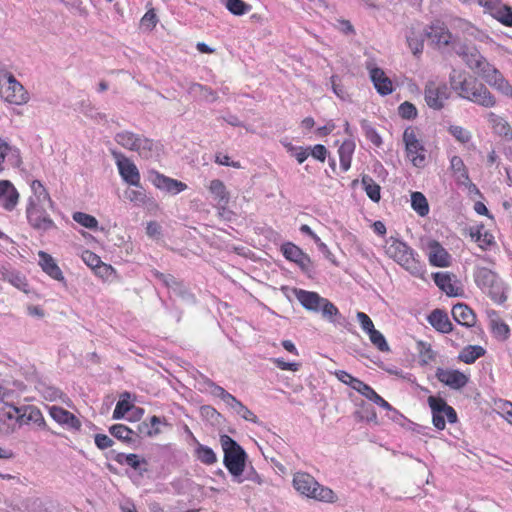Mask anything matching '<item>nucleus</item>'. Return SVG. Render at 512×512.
Returning a JSON list of instances; mask_svg holds the SVG:
<instances>
[{
    "label": "nucleus",
    "instance_id": "e2e57ef3",
    "mask_svg": "<svg viewBox=\"0 0 512 512\" xmlns=\"http://www.w3.org/2000/svg\"><path fill=\"white\" fill-rule=\"evenodd\" d=\"M158 22V18L153 9L147 11L141 19V25L148 30H152Z\"/></svg>",
    "mask_w": 512,
    "mask_h": 512
},
{
    "label": "nucleus",
    "instance_id": "c9c22d12",
    "mask_svg": "<svg viewBox=\"0 0 512 512\" xmlns=\"http://www.w3.org/2000/svg\"><path fill=\"white\" fill-rule=\"evenodd\" d=\"M485 354V349L478 345H470L465 347L459 354L460 361L466 364L474 363L478 358Z\"/></svg>",
    "mask_w": 512,
    "mask_h": 512
},
{
    "label": "nucleus",
    "instance_id": "f8f14e48",
    "mask_svg": "<svg viewBox=\"0 0 512 512\" xmlns=\"http://www.w3.org/2000/svg\"><path fill=\"white\" fill-rule=\"evenodd\" d=\"M435 377L439 382L454 390L462 389L469 381L468 376L454 369L437 368Z\"/></svg>",
    "mask_w": 512,
    "mask_h": 512
},
{
    "label": "nucleus",
    "instance_id": "864d4df0",
    "mask_svg": "<svg viewBox=\"0 0 512 512\" xmlns=\"http://www.w3.org/2000/svg\"><path fill=\"white\" fill-rule=\"evenodd\" d=\"M361 127L365 133L366 138L369 139L374 145L379 147L382 144V139H381L380 135L369 124V122L367 120L361 121Z\"/></svg>",
    "mask_w": 512,
    "mask_h": 512
},
{
    "label": "nucleus",
    "instance_id": "4d7b16f0",
    "mask_svg": "<svg viewBox=\"0 0 512 512\" xmlns=\"http://www.w3.org/2000/svg\"><path fill=\"white\" fill-rule=\"evenodd\" d=\"M133 408V406L129 403L127 399H120L116 407L113 411L112 418L115 420L122 419L125 414L130 411Z\"/></svg>",
    "mask_w": 512,
    "mask_h": 512
},
{
    "label": "nucleus",
    "instance_id": "c756f323",
    "mask_svg": "<svg viewBox=\"0 0 512 512\" xmlns=\"http://www.w3.org/2000/svg\"><path fill=\"white\" fill-rule=\"evenodd\" d=\"M435 284L448 296H458L459 288L452 283V277L449 273L437 272L433 275Z\"/></svg>",
    "mask_w": 512,
    "mask_h": 512
},
{
    "label": "nucleus",
    "instance_id": "39448f33",
    "mask_svg": "<svg viewBox=\"0 0 512 512\" xmlns=\"http://www.w3.org/2000/svg\"><path fill=\"white\" fill-rule=\"evenodd\" d=\"M293 485L298 492L309 498L324 502H333L335 499L334 492L328 487L321 486L310 474H295Z\"/></svg>",
    "mask_w": 512,
    "mask_h": 512
},
{
    "label": "nucleus",
    "instance_id": "e433bc0d",
    "mask_svg": "<svg viewBox=\"0 0 512 512\" xmlns=\"http://www.w3.org/2000/svg\"><path fill=\"white\" fill-rule=\"evenodd\" d=\"M411 206L420 216H426L429 213L427 199L421 192L411 194Z\"/></svg>",
    "mask_w": 512,
    "mask_h": 512
},
{
    "label": "nucleus",
    "instance_id": "bb28decb",
    "mask_svg": "<svg viewBox=\"0 0 512 512\" xmlns=\"http://www.w3.org/2000/svg\"><path fill=\"white\" fill-rule=\"evenodd\" d=\"M428 404L431 410H436V412H442L444 417L447 418L448 422L454 423L457 421V414L455 410L451 406H449L444 399L437 398L435 396H429Z\"/></svg>",
    "mask_w": 512,
    "mask_h": 512
},
{
    "label": "nucleus",
    "instance_id": "6e6552de",
    "mask_svg": "<svg viewBox=\"0 0 512 512\" xmlns=\"http://www.w3.org/2000/svg\"><path fill=\"white\" fill-rule=\"evenodd\" d=\"M403 142L407 152V157L411 160L415 167H423L425 165V148L417 139L412 128H406L403 133Z\"/></svg>",
    "mask_w": 512,
    "mask_h": 512
},
{
    "label": "nucleus",
    "instance_id": "0eeeda50",
    "mask_svg": "<svg viewBox=\"0 0 512 512\" xmlns=\"http://www.w3.org/2000/svg\"><path fill=\"white\" fill-rule=\"evenodd\" d=\"M452 49L466 65L480 76L491 64L483 57L475 46L452 42Z\"/></svg>",
    "mask_w": 512,
    "mask_h": 512
},
{
    "label": "nucleus",
    "instance_id": "1a4fd4ad",
    "mask_svg": "<svg viewBox=\"0 0 512 512\" xmlns=\"http://www.w3.org/2000/svg\"><path fill=\"white\" fill-rule=\"evenodd\" d=\"M20 408L13 404L4 405L0 409V434L4 436L11 435L19 427L20 424Z\"/></svg>",
    "mask_w": 512,
    "mask_h": 512
},
{
    "label": "nucleus",
    "instance_id": "473e14b6",
    "mask_svg": "<svg viewBox=\"0 0 512 512\" xmlns=\"http://www.w3.org/2000/svg\"><path fill=\"white\" fill-rule=\"evenodd\" d=\"M22 383L18 381H9L0 379V400L4 402L5 405L11 404L15 395V389H20Z\"/></svg>",
    "mask_w": 512,
    "mask_h": 512
},
{
    "label": "nucleus",
    "instance_id": "dca6fc26",
    "mask_svg": "<svg viewBox=\"0 0 512 512\" xmlns=\"http://www.w3.org/2000/svg\"><path fill=\"white\" fill-rule=\"evenodd\" d=\"M49 414L58 424L68 429L79 430L81 427L80 420L68 410L59 406H50Z\"/></svg>",
    "mask_w": 512,
    "mask_h": 512
},
{
    "label": "nucleus",
    "instance_id": "f03ea898",
    "mask_svg": "<svg viewBox=\"0 0 512 512\" xmlns=\"http://www.w3.org/2000/svg\"><path fill=\"white\" fill-rule=\"evenodd\" d=\"M296 299L309 311L321 312L322 317L333 324H341L342 318L338 308L328 299L321 297L317 292L294 289Z\"/></svg>",
    "mask_w": 512,
    "mask_h": 512
},
{
    "label": "nucleus",
    "instance_id": "4c0bfd02",
    "mask_svg": "<svg viewBox=\"0 0 512 512\" xmlns=\"http://www.w3.org/2000/svg\"><path fill=\"white\" fill-rule=\"evenodd\" d=\"M484 226H478L476 229L470 230L471 238L479 244L482 249H485L487 246L491 245L493 242V236L487 231L482 232Z\"/></svg>",
    "mask_w": 512,
    "mask_h": 512
},
{
    "label": "nucleus",
    "instance_id": "680f3d73",
    "mask_svg": "<svg viewBox=\"0 0 512 512\" xmlns=\"http://www.w3.org/2000/svg\"><path fill=\"white\" fill-rule=\"evenodd\" d=\"M136 432L138 441L141 435L153 437L155 435H158L161 431L160 428L151 429L150 425L147 422H141L140 424H138Z\"/></svg>",
    "mask_w": 512,
    "mask_h": 512
},
{
    "label": "nucleus",
    "instance_id": "cd10ccee",
    "mask_svg": "<svg viewBox=\"0 0 512 512\" xmlns=\"http://www.w3.org/2000/svg\"><path fill=\"white\" fill-rule=\"evenodd\" d=\"M110 434L126 444L137 442V432L123 424H115L109 427Z\"/></svg>",
    "mask_w": 512,
    "mask_h": 512
},
{
    "label": "nucleus",
    "instance_id": "20e7f679",
    "mask_svg": "<svg viewBox=\"0 0 512 512\" xmlns=\"http://www.w3.org/2000/svg\"><path fill=\"white\" fill-rule=\"evenodd\" d=\"M220 443L224 451V465L234 477H240L245 468L246 452L230 436L222 435Z\"/></svg>",
    "mask_w": 512,
    "mask_h": 512
},
{
    "label": "nucleus",
    "instance_id": "a878e982",
    "mask_svg": "<svg viewBox=\"0 0 512 512\" xmlns=\"http://www.w3.org/2000/svg\"><path fill=\"white\" fill-rule=\"evenodd\" d=\"M40 261L39 264L43 271L55 280L63 281L64 276L59 266L56 264L54 259L46 252L40 251L38 253Z\"/></svg>",
    "mask_w": 512,
    "mask_h": 512
},
{
    "label": "nucleus",
    "instance_id": "7ed1b4c3",
    "mask_svg": "<svg viewBox=\"0 0 512 512\" xmlns=\"http://www.w3.org/2000/svg\"><path fill=\"white\" fill-rule=\"evenodd\" d=\"M385 252L412 275L418 276L422 273V267L416 259L414 251L399 239L390 237L386 241Z\"/></svg>",
    "mask_w": 512,
    "mask_h": 512
},
{
    "label": "nucleus",
    "instance_id": "7c9ffc66",
    "mask_svg": "<svg viewBox=\"0 0 512 512\" xmlns=\"http://www.w3.org/2000/svg\"><path fill=\"white\" fill-rule=\"evenodd\" d=\"M474 279L478 287L486 291L494 282L498 280L497 275L488 268L480 267L474 272Z\"/></svg>",
    "mask_w": 512,
    "mask_h": 512
},
{
    "label": "nucleus",
    "instance_id": "58836bf2",
    "mask_svg": "<svg viewBox=\"0 0 512 512\" xmlns=\"http://www.w3.org/2000/svg\"><path fill=\"white\" fill-rule=\"evenodd\" d=\"M362 185L367 196L374 202L380 200V186L369 176L365 175L362 177Z\"/></svg>",
    "mask_w": 512,
    "mask_h": 512
},
{
    "label": "nucleus",
    "instance_id": "f3484780",
    "mask_svg": "<svg viewBox=\"0 0 512 512\" xmlns=\"http://www.w3.org/2000/svg\"><path fill=\"white\" fill-rule=\"evenodd\" d=\"M5 76L9 83L8 90L11 91V93L6 96V100L14 104L26 103L29 97L23 85L18 82L11 73H6Z\"/></svg>",
    "mask_w": 512,
    "mask_h": 512
},
{
    "label": "nucleus",
    "instance_id": "0e129e2a",
    "mask_svg": "<svg viewBox=\"0 0 512 512\" xmlns=\"http://www.w3.org/2000/svg\"><path fill=\"white\" fill-rule=\"evenodd\" d=\"M82 259L93 270L102 264L100 257L89 250L82 253Z\"/></svg>",
    "mask_w": 512,
    "mask_h": 512
},
{
    "label": "nucleus",
    "instance_id": "3c124183",
    "mask_svg": "<svg viewBox=\"0 0 512 512\" xmlns=\"http://www.w3.org/2000/svg\"><path fill=\"white\" fill-rule=\"evenodd\" d=\"M196 89L201 90V98L206 101L214 102L218 99V95L215 91L198 83H192L188 89V92L192 94Z\"/></svg>",
    "mask_w": 512,
    "mask_h": 512
},
{
    "label": "nucleus",
    "instance_id": "6e6d98bb",
    "mask_svg": "<svg viewBox=\"0 0 512 512\" xmlns=\"http://www.w3.org/2000/svg\"><path fill=\"white\" fill-rule=\"evenodd\" d=\"M491 326L496 337H499L502 340L507 339L510 331L507 324L500 320L493 319L491 320Z\"/></svg>",
    "mask_w": 512,
    "mask_h": 512
},
{
    "label": "nucleus",
    "instance_id": "a211bd4d",
    "mask_svg": "<svg viewBox=\"0 0 512 512\" xmlns=\"http://www.w3.org/2000/svg\"><path fill=\"white\" fill-rule=\"evenodd\" d=\"M19 194L8 180H0V204L6 210H12L18 202Z\"/></svg>",
    "mask_w": 512,
    "mask_h": 512
},
{
    "label": "nucleus",
    "instance_id": "13d9d810",
    "mask_svg": "<svg viewBox=\"0 0 512 512\" xmlns=\"http://www.w3.org/2000/svg\"><path fill=\"white\" fill-rule=\"evenodd\" d=\"M449 132L461 143H467L471 139L469 131L461 126L452 125L449 127Z\"/></svg>",
    "mask_w": 512,
    "mask_h": 512
},
{
    "label": "nucleus",
    "instance_id": "a18cd8bd",
    "mask_svg": "<svg viewBox=\"0 0 512 512\" xmlns=\"http://www.w3.org/2000/svg\"><path fill=\"white\" fill-rule=\"evenodd\" d=\"M197 458L204 464L211 465L217 461L216 454L208 446L199 444L196 449Z\"/></svg>",
    "mask_w": 512,
    "mask_h": 512
},
{
    "label": "nucleus",
    "instance_id": "4468645a",
    "mask_svg": "<svg viewBox=\"0 0 512 512\" xmlns=\"http://www.w3.org/2000/svg\"><path fill=\"white\" fill-rule=\"evenodd\" d=\"M481 77L488 85L505 96H512V86L494 66L490 65L486 70H484Z\"/></svg>",
    "mask_w": 512,
    "mask_h": 512
},
{
    "label": "nucleus",
    "instance_id": "de8ad7c7",
    "mask_svg": "<svg viewBox=\"0 0 512 512\" xmlns=\"http://www.w3.org/2000/svg\"><path fill=\"white\" fill-rule=\"evenodd\" d=\"M72 218L75 222L89 229H96L98 226V221L94 216L83 212H75Z\"/></svg>",
    "mask_w": 512,
    "mask_h": 512
},
{
    "label": "nucleus",
    "instance_id": "49530a36",
    "mask_svg": "<svg viewBox=\"0 0 512 512\" xmlns=\"http://www.w3.org/2000/svg\"><path fill=\"white\" fill-rule=\"evenodd\" d=\"M281 251L286 259L293 261L295 263L304 254V252L298 246L290 242L283 244L281 247Z\"/></svg>",
    "mask_w": 512,
    "mask_h": 512
},
{
    "label": "nucleus",
    "instance_id": "8fccbe9b",
    "mask_svg": "<svg viewBox=\"0 0 512 512\" xmlns=\"http://www.w3.org/2000/svg\"><path fill=\"white\" fill-rule=\"evenodd\" d=\"M371 343L381 352H387L390 350L389 345L383 336V334L374 329L370 333H368Z\"/></svg>",
    "mask_w": 512,
    "mask_h": 512
},
{
    "label": "nucleus",
    "instance_id": "393cba45",
    "mask_svg": "<svg viewBox=\"0 0 512 512\" xmlns=\"http://www.w3.org/2000/svg\"><path fill=\"white\" fill-rule=\"evenodd\" d=\"M208 188L218 202V209L225 211V207L228 205L230 199L225 184L219 179H214L210 182Z\"/></svg>",
    "mask_w": 512,
    "mask_h": 512
},
{
    "label": "nucleus",
    "instance_id": "423d86ee",
    "mask_svg": "<svg viewBox=\"0 0 512 512\" xmlns=\"http://www.w3.org/2000/svg\"><path fill=\"white\" fill-rule=\"evenodd\" d=\"M114 139L123 148L137 152L144 159L152 158L156 151L153 140L131 131L119 132Z\"/></svg>",
    "mask_w": 512,
    "mask_h": 512
},
{
    "label": "nucleus",
    "instance_id": "f257e3e1",
    "mask_svg": "<svg viewBox=\"0 0 512 512\" xmlns=\"http://www.w3.org/2000/svg\"><path fill=\"white\" fill-rule=\"evenodd\" d=\"M34 195L30 197L26 209L29 224L39 232H46L55 228V223L47 213V208L52 207L51 198L39 180L32 182Z\"/></svg>",
    "mask_w": 512,
    "mask_h": 512
},
{
    "label": "nucleus",
    "instance_id": "9b49d317",
    "mask_svg": "<svg viewBox=\"0 0 512 512\" xmlns=\"http://www.w3.org/2000/svg\"><path fill=\"white\" fill-rule=\"evenodd\" d=\"M448 97L449 94L446 84L437 85L433 81L427 82L425 86V101L430 108L435 110L442 109Z\"/></svg>",
    "mask_w": 512,
    "mask_h": 512
},
{
    "label": "nucleus",
    "instance_id": "6ab92c4d",
    "mask_svg": "<svg viewBox=\"0 0 512 512\" xmlns=\"http://www.w3.org/2000/svg\"><path fill=\"white\" fill-rule=\"evenodd\" d=\"M152 182L157 188L171 194H178L187 188L185 183L159 173L154 174Z\"/></svg>",
    "mask_w": 512,
    "mask_h": 512
},
{
    "label": "nucleus",
    "instance_id": "9d476101",
    "mask_svg": "<svg viewBox=\"0 0 512 512\" xmlns=\"http://www.w3.org/2000/svg\"><path fill=\"white\" fill-rule=\"evenodd\" d=\"M111 154L116 161L119 173L123 180L130 185L139 187L140 174L136 165L121 152L111 150Z\"/></svg>",
    "mask_w": 512,
    "mask_h": 512
},
{
    "label": "nucleus",
    "instance_id": "5701e85b",
    "mask_svg": "<svg viewBox=\"0 0 512 512\" xmlns=\"http://www.w3.org/2000/svg\"><path fill=\"white\" fill-rule=\"evenodd\" d=\"M20 424L21 426L24 424L34 423L38 427L45 429L46 422L41 413V411L35 406H26L24 408H20Z\"/></svg>",
    "mask_w": 512,
    "mask_h": 512
},
{
    "label": "nucleus",
    "instance_id": "72a5a7b5",
    "mask_svg": "<svg viewBox=\"0 0 512 512\" xmlns=\"http://www.w3.org/2000/svg\"><path fill=\"white\" fill-rule=\"evenodd\" d=\"M2 278L4 280H7L9 283H11L13 286L18 288L21 291L27 292V282L24 275H22L20 272L13 270L9 267V269H2Z\"/></svg>",
    "mask_w": 512,
    "mask_h": 512
},
{
    "label": "nucleus",
    "instance_id": "aec40b11",
    "mask_svg": "<svg viewBox=\"0 0 512 512\" xmlns=\"http://www.w3.org/2000/svg\"><path fill=\"white\" fill-rule=\"evenodd\" d=\"M453 319L466 327H472L476 323V315L473 310L464 303H457L452 308Z\"/></svg>",
    "mask_w": 512,
    "mask_h": 512
},
{
    "label": "nucleus",
    "instance_id": "09e8293b",
    "mask_svg": "<svg viewBox=\"0 0 512 512\" xmlns=\"http://www.w3.org/2000/svg\"><path fill=\"white\" fill-rule=\"evenodd\" d=\"M459 86L455 87V92L459 97L467 99L468 95L472 92L474 85L477 83L476 79H467L466 76L460 79Z\"/></svg>",
    "mask_w": 512,
    "mask_h": 512
},
{
    "label": "nucleus",
    "instance_id": "a19ab883",
    "mask_svg": "<svg viewBox=\"0 0 512 512\" xmlns=\"http://www.w3.org/2000/svg\"><path fill=\"white\" fill-rule=\"evenodd\" d=\"M417 346L420 358L419 362L421 365H427L429 362L435 360L436 352L432 349L429 343L419 341Z\"/></svg>",
    "mask_w": 512,
    "mask_h": 512
},
{
    "label": "nucleus",
    "instance_id": "774afa93",
    "mask_svg": "<svg viewBox=\"0 0 512 512\" xmlns=\"http://www.w3.org/2000/svg\"><path fill=\"white\" fill-rule=\"evenodd\" d=\"M335 374H336L337 378H338L341 382H343V383H345V384L349 385V386H350L351 388H353L354 390H355V387H356V383H360V382H361V380H359V379H357V378H354V377H353L352 375H350L348 372L343 371V370H339V371H337Z\"/></svg>",
    "mask_w": 512,
    "mask_h": 512
},
{
    "label": "nucleus",
    "instance_id": "5fc2aeb1",
    "mask_svg": "<svg viewBox=\"0 0 512 512\" xmlns=\"http://www.w3.org/2000/svg\"><path fill=\"white\" fill-rule=\"evenodd\" d=\"M125 197L137 205L146 204L147 200V195L142 188L127 190L125 192Z\"/></svg>",
    "mask_w": 512,
    "mask_h": 512
},
{
    "label": "nucleus",
    "instance_id": "ea45409f",
    "mask_svg": "<svg viewBox=\"0 0 512 512\" xmlns=\"http://www.w3.org/2000/svg\"><path fill=\"white\" fill-rule=\"evenodd\" d=\"M487 119L496 133L499 135H507L510 126L502 117L490 112L487 115Z\"/></svg>",
    "mask_w": 512,
    "mask_h": 512
},
{
    "label": "nucleus",
    "instance_id": "79ce46f5",
    "mask_svg": "<svg viewBox=\"0 0 512 512\" xmlns=\"http://www.w3.org/2000/svg\"><path fill=\"white\" fill-rule=\"evenodd\" d=\"M114 460L121 465L127 464L135 470L139 469L141 463H145V460H140L136 454L116 453Z\"/></svg>",
    "mask_w": 512,
    "mask_h": 512
},
{
    "label": "nucleus",
    "instance_id": "b1692460",
    "mask_svg": "<svg viewBox=\"0 0 512 512\" xmlns=\"http://www.w3.org/2000/svg\"><path fill=\"white\" fill-rule=\"evenodd\" d=\"M428 247L429 261L432 265L437 267H447L449 265L450 256L437 241H431Z\"/></svg>",
    "mask_w": 512,
    "mask_h": 512
},
{
    "label": "nucleus",
    "instance_id": "c85d7f7f",
    "mask_svg": "<svg viewBox=\"0 0 512 512\" xmlns=\"http://www.w3.org/2000/svg\"><path fill=\"white\" fill-rule=\"evenodd\" d=\"M355 390L359 392L361 395L379 405L380 407L386 410H392V406L384 400L380 395H378L373 388L369 385L365 384L363 381L360 383H356Z\"/></svg>",
    "mask_w": 512,
    "mask_h": 512
},
{
    "label": "nucleus",
    "instance_id": "2eb2a0df",
    "mask_svg": "<svg viewBox=\"0 0 512 512\" xmlns=\"http://www.w3.org/2000/svg\"><path fill=\"white\" fill-rule=\"evenodd\" d=\"M477 105L485 108H492L496 105L497 101L494 95L489 89L482 83L478 82L474 85V88L467 99Z\"/></svg>",
    "mask_w": 512,
    "mask_h": 512
},
{
    "label": "nucleus",
    "instance_id": "69168bd1",
    "mask_svg": "<svg viewBox=\"0 0 512 512\" xmlns=\"http://www.w3.org/2000/svg\"><path fill=\"white\" fill-rule=\"evenodd\" d=\"M234 410L243 419H245L247 421H252L254 423L258 422L257 416L250 409H248L246 406H244L242 403L237 405V407Z\"/></svg>",
    "mask_w": 512,
    "mask_h": 512
},
{
    "label": "nucleus",
    "instance_id": "bf43d9fd",
    "mask_svg": "<svg viewBox=\"0 0 512 512\" xmlns=\"http://www.w3.org/2000/svg\"><path fill=\"white\" fill-rule=\"evenodd\" d=\"M399 115L404 119H414L417 116L416 107L408 102H403L398 108Z\"/></svg>",
    "mask_w": 512,
    "mask_h": 512
},
{
    "label": "nucleus",
    "instance_id": "603ef678",
    "mask_svg": "<svg viewBox=\"0 0 512 512\" xmlns=\"http://www.w3.org/2000/svg\"><path fill=\"white\" fill-rule=\"evenodd\" d=\"M226 8L234 15L241 16L247 13L250 6L243 0H227Z\"/></svg>",
    "mask_w": 512,
    "mask_h": 512
},
{
    "label": "nucleus",
    "instance_id": "2f4dec72",
    "mask_svg": "<svg viewBox=\"0 0 512 512\" xmlns=\"http://www.w3.org/2000/svg\"><path fill=\"white\" fill-rule=\"evenodd\" d=\"M425 36L433 43L444 46L450 44L452 39V34L446 28L440 26H431L430 31L425 32Z\"/></svg>",
    "mask_w": 512,
    "mask_h": 512
},
{
    "label": "nucleus",
    "instance_id": "412c9836",
    "mask_svg": "<svg viewBox=\"0 0 512 512\" xmlns=\"http://www.w3.org/2000/svg\"><path fill=\"white\" fill-rule=\"evenodd\" d=\"M155 276L159 278L176 296L183 299H193V296L188 293L185 285L181 281H178L174 276L170 274H163L161 272H156Z\"/></svg>",
    "mask_w": 512,
    "mask_h": 512
},
{
    "label": "nucleus",
    "instance_id": "052dcab7",
    "mask_svg": "<svg viewBox=\"0 0 512 512\" xmlns=\"http://www.w3.org/2000/svg\"><path fill=\"white\" fill-rule=\"evenodd\" d=\"M407 43L413 55L419 56L423 51V39L417 36H407Z\"/></svg>",
    "mask_w": 512,
    "mask_h": 512
},
{
    "label": "nucleus",
    "instance_id": "37998d69",
    "mask_svg": "<svg viewBox=\"0 0 512 512\" xmlns=\"http://www.w3.org/2000/svg\"><path fill=\"white\" fill-rule=\"evenodd\" d=\"M485 292L491 297L496 303L502 304L506 301L507 296L504 292L503 285L499 279L492 284Z\"/></svg>",
    "mask_w": 512,
    "mask_h": 512
},
{
    "label": "nucleus",
    "instance_id": "ddd939ff",
    "mask_svg": "<svg viewBox=\"0 0 512 512\" xmlns=\"http://www.w3.org/2000/svg\"><path fill=\"white\" fill-rule=\"evenodd\" d=\"M366 69L369 71L370 79L379 94L388 95L393 92L392 81L381 68L376 67L372 61H369L366 63Z\"/></svg>",
    "mask_w": 512,
    "mask_h": 512
},
{
    "label": "nucleus",
    "instance_id": "c03bdc74",
    "mask_svg": "<svg viewBox=\"0 0 512 512\" xmlns=\"http://www.w3.org/2000/svg\"><path fill=\"white\" fill-rule=\"evenodd\" d=\"M493 16L503 25L512 27V8L510 6H500L494 11Z\"/></svg>",
    "mask_w": 512,
    "mask_h": 512
},
{
    "label": "nucleus",
    "instance_id": "338daca9",
    "mask_svg": "<svg viewBox=\"0 0 512 512\" xmlns=\"http://www.w3.org/2000/svg\"><path fill=\"white\" fill-rule=\"evenodd\" d=\"M357 320L359 321L362 329L368 334L375 329L374 324L370 317L364 312H357Z\"/></svg>",
    "mask_w": 512,
    "mask_h": 512
},
{
    "label": "nucleus",
    "instance_id": "f704fd0d",
    "mask_svg": "<svg viewBox=\"0 0 512 512\" xmlns=\"http://www.w3.org/2000/svg\"><path fill=\"white\" fill-rule=\"evenodd\" d=\"M355 149L353 141H344L339 147L338 153L340 158V166L344 171H347L351 166L352 154Z\"/></svg>",
    "mask_w": 512,
    "mask_h": 512
},
{
    "label": "nucleus",
    "instance_id": "4be33fe9",
    "mask_svg": "<svg viewBox=\"0 0 512 512\" xmlns=\"http://www.w3.org/2000/svg\"><path fill=\"white\" fill-rule=\"evenodd\" d=\"M428 322L441 333H450L453 331V325L449 320L447 313L443 310H433L428 316Z\"/></svg>",
    "mask_w": 512,
    "mask_h": 512
}]
</instances>
